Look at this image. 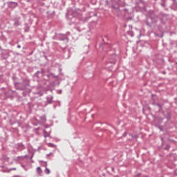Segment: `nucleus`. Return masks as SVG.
I'll use <instances>...</instances> for the list:
<instances>
[{
    "label": "nucleus",
    "instance_id": "nucleus-1",
    "mask_svg": "<svg viewBox=\"0 0 177 177\" xmlns=\"http://www.w3.org/2000/svg\"><path fill=\"white\" fill-rule=\"evenodd\" d=\"M8 6L10 8H16V6H17V3H16V2H10V3H8Z\"/></svg>",
    "mask_w": 177,
    "mask_h": 177
},
{
    "label": "nucleus",
    "instance_id": "nucleus-3",
    "mask_svg": "<svg viewBox=\"0 0 177 177\" xmlns=\"http://www.w3.org/2000/svg\"><path fill=\"white\" fill-rule=\"evenodd\" d=\"M45 172H46V174H50V170H49V169L46 168V169H45Z\"/></svg>",
    "mask_w": 177,
    "mask_h": 177
},
{
    "label": "nucleus",
    "instance_id": "nucleus-2",
    "mask_svg": "<svg viewBox=\"0 0 177 177\" xmlns=\"http://www.w3.org/2000/svg\"><path fill=\"white\" fill-rule=\"evenodd\" d=\"M37 172L39 174V175H41L42 174V169H41V167L37 168Z\"/></svg>",
    "mask_w": 177,
    "mask_h": 177
}]
</instances>
